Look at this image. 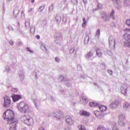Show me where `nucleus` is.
<instances>
[{"label": "nucleus", "instance_id": "1", "mask_svg": "<svg viewBox=\"0 0 130 130\" xmlns=\"http://www.w3.org/2000/svg\"><path fill=\"white\" fill-rule=\"evenodd\" d=\"M3 118L8 121V122H12L17 120V119L15 118V114L14 112L10 109L6 110L3 114Z\"/></svg>", "mask_w": 130, "mask_h": 130}, {"label": "nucleus", "instance_id": "2", "mask_svg": "<svg viewBox=\"0 0 130 130\" xmlns=\"http://www.w3.org/2000/svg\"><path fill=\"white\" fill-rule=\"evenodd\" d=\"M17 108L19 111L24 112V113L29 109V106L24 102H21L17 104Z\"/></svg>", "mask_w": 130, "mask_h": 130}, {"label": "nucleus", "instance_id": "3", "mask_svg": "<svg viewBox=\"0 0 130 130\" xmlns=\"http://www.w3.org/2000/svg\"><path fill=\"white\" fill-rule=\"evenodd\" d=\"M123 39L125 40L123 42L124 46L130 47V34H125L123 35Z\"/></svg>", "mask_w": 130, "mask_h": 130}, {"label": "nucleus", "instance_id": "4", "mask_svg": "<svg viewBox=\"0 0 130 130\" xmlns=\"http://www.w3.org/2000/svg\"><path fill=\"white\" fill-rule=\"evenodd\" d=\"M4 104L3 106L4 107H9L11 105V99L9 96H5L4 98Z\"/></svg>", "mask_w": 130, "mask_h": 130}, {"label": "nucleus", "instance_id": "5", "mask_svg": "<svg viewBox=\"0 0 130 130\" xmlns=\"http://www.w3.org/2000/svg\"><path fill=\"white\" fill-rule=\"evenodd\" d=\"M10 122V128L9 130H17V124L18 123V120H14V121Z\"/></svg>", "mask_w": 130, "mask_h": 130}, {"label": "nucleus", "instance_id": "6", "mask_svg": "<svg viewBox=\"0 0 130 130\" xmlns=\"http://www.w3.org/2000/svg\"><path fill=\"white\" fill-rule=\"evenodd\" d=\"M23 122L27 124V125H31V124H33L34 123V121L33 120V118H29L27 119H25L23 120Z\"/></svg>", "mask_w": 130, "mask_h": 130}, {"label": "nucleus", "instance_id": "7", "mask_svg": "<svg viewBox=\"0 0 130 130\" xmlns=\"http://www.w3.org/2000/svg\"><path fill=\"white\" fill-rule=\"evenodd\" d=\"M119 105V102L116 101L110 104V108H112V109H114L115 108H117V107H118Z\"/></svg>", "mask_w": 130, "mask_h": 130}, {"label": "nucleus", "instance_id": "8", "mask_svg": "<svg viewBox=\"0 0 130 130\" xmlns=\"http://www.w3.org/2000/svg\"><path fill=\"white\" fill-rule=\"evenodd\" d=\"M66 121L67 123L68 124H70V125H72V124H74V120L72 119L70 116H67L66 117Z\"/></svg>", "mask_w": 130, "mask_h": 130}, {"label": "nucleus", "instance_id": "9", "mask_svg": "<svg viewBox=\"0 0 130 130\" xmlns=\"http://www.w3.org/2000/svg\"><path fill=\"white\" fill-rule=\"evenodd\" d=\"M79 114L82 116H89V115H90V113L86 111L81 110L79 112Z\"/></svg>", "mask_w": 130, "mask_h": 130}, {"label": "nucleus", "instance_id": "10", "mask_svg": "<svg viewBox=\"0 0 130 130\" xmlns=\"http://www.w3.org/2000/svg\"><path fill=\"white\" fill-rule=\"evenodd\" d=\"M12 98L14 102H16L18 101V100H20V99H22V98L21 97V95H14L12 96Z\"/></svg>", "mask_w": 130, "mask_h": 130}, {"label": "nucleus", "instance_id": "11", "mask_svg": "<svg viewBox=\"0 0 130 130\" xmlns=\"http://www.w3.org/2000/svg\"><path fill=\"white\" fill-rule=\"evenodd\" d=\"M96 55L98 56V57H101L102 56V52L101 51V49H97L96 50Z\"/></svg>", "mask_w": 130, "mask_h": 130}, {"label": "nucleus", "instance_id": "12", "mask_svg": "<svg viewBox=\"0 0 130 130\" xmlns=\"http://www.w3.org/2000/svg\"><path fill=\"white\" fill-rule=\"evenodd\" d=\"M89 105L90 107H98V106H99V104L96 102H90L89 103Z\"/></svg>", "mask_w": 130, "mask_h": 130}, {"label": "nucleus", "instance_id": "13", "mask_svg": "<svg viewBox=\"0 0 130 130\" xmlns=\"http://www.w3.org/2000/svg\"><path fill=\"white\" fill-rule=\"evenodd\" d=\"M99 109L102 111V112H104L107 110V107L105 106L101 105L99 107Z\"/></svg>", "mask_w": 130, "mask_h": 130}, {"label": "nucleus", "instance_id": "14", "mask_svg": "<svg viewBox=\"0 0 130 130\" xmlns=\"http://www.w3.org/2000/svg\"><path fill=\"white\" fill-rule=\"evenodd\" d=\"M83 22L82 23V26L83 28H85V27H86V25H87V21H86V18H85V17L83 18Z\"/></svg>", "mask_w": 130, "mask_h": 130}, {"label": "nucleus", "instance_id": "15", "mask_svg": "<svg viewBox=\"0 0 130 130\" xmlns=\"http://www.w3.org/2000/svg\"><path fill=\"white\" fill-rule=\"evenodd\" d=\"M123 108L125 109H126V108H128L129 107V104L128 103H125L123 105Z\"/></svg>", "mask_w": 130, "mask_h": 130}, {"label": "nucleus", "instance_id": "16", "mask_svg": "<svg viewBox=\"0 0 130 130\" xmlns=\"http://www.w3.org/2000/svg\"><path fill=\"white\" fill-rule=\"evenodd\" d=\"M95 116H100L101 115V112L99 111H95L94 112Z\"/></svg>", "mask_w": 130, "mask_h": 130}, {"label": "nucleus", "instance_id": "17", "mask_svg": "<svg viewBox=\"0 0 130 130\" xmlns=\"http://www.w3.org/2000/svg\"><path fill=\"white\" fill-rule=\"evenodd\" d=\"M97 130H106V128L102 125H100L98 127Z\"/></svg>", "mask_w": 130, "mask_h": 130}, {"label": "nucleus", "instance_id": "18", "mask_svg": "<svg viewBox=\"0 0 130 130\" xmlns=\"http://www.w3.org/2000/svg\"><path fill=\"white\" fill-rule=\"evenodd\" d=\"M78 128L79 130H86L85 126H83L82 125H79L78 126Z\"/></svg>", "mask_w": 130, "mask_h": 130}, {"label": "nucleus", "instance_id": "19", "mask_svg": "<svg viewBox=\"0 0 130 130\" xmlns=\"http://www.w3.org/2000/svg\"><path fill=\"white\" fill-rule=\"evenodd\" d=\"M110 45H111V44H113L114 47H115V41L112 40L109 41Z\"/></svg>", "mask_w": 130, "mask_h": 130}, {"label": "nucleus", "instance_id": "20", "mask_svg": "<svg viewBox=\"0 0 130 130\" xmlns=\"http://www.w3.org/2000/svg\"><path fill=\"white\" fill-rule=\"evenodd\" d=\"M45 9V7L44 6H41L39 8V12H42V11H43V10Z\"/></svg>", "mask_w": 130, "mask_h": 130}, {"label": "nucleus", "instance_id": "21", "mask_svg": "<svg viewBox=\"0 0 130 130\" xmlns=\"http://www.w3.org/2000/svg\"><path fill=\"white\" fill-rule=\"evenodd\" d=\"M126 24L128 26L130 27V19H127L126 20Z\"/></svg>", "mask_w": 130, "mask_h": 130}, {"label": "nucleus", "instance_id": "22", "mask_svg": "<svg viewBox=\"0 0 130 130\" xmlns=\"http://www.w3.org/2000/svg\"><path fill=\"white\" fill-rule=\"evenodd\" d=\"M121 92L123 94H126V92H127V88H126L125 89H122Z\"/></svg>", "mask_w": 130, "mask_h": 130}, {"label": "nucleus", "instance_id": "23", "mask_svg": "<svg viewBox=\"0 0 130 130\" xmlns=\"http://www.w3.org/2000/svg\"><path fill=\"white\" fill-rule=\"evenodd\" d=\"M56 20L57 22H58V21H60L61 20V18H60V17L57 16H56Z\"/></svg>", "mask_w": 130, "mask_h": 130}, {"label": "nucleus", "instance_id": "24", "mask_svg": "<svg viewBox=\"0 0 130 130\" xmlns=\"http://www.w3.org/2000/svg\"><path fill=\"white\" fill-rule=\"evenodd\" d=\"M114 15V10H112V12H111L110 16L111 17H112L113 19H114L113 18V15Z\"/></svg>", "mask_w": 130, "mask_h": 130}, {"label": "nucleus", "instance_id": "25", "mask_svg": "<svg viewBox=\"0 0 130 130\" xmlns=\"http://www.w3.org/2000/svg\"><path fill=\"white\" fill-rule=\"evenodd\" d=\"M18 89L17 88H12V92H13L14 93H16L17 92Z\"/></svg>", "mask_w": 130, "mask_h": 130}, {"label": "nucleus", "instance_id": "26", "mask_svg": "<svg viewBox=\"0 0 130 130\" xmlns=\"http://www.w3.org/2000/svg\"><path fill=\"white\" fill-rule=\"evenodd\" d=\"M74 51H75V49H74V48H71V49L70 50V53H74Z\"/></svg>", "mask_w": 130, "mask_h": 130}, {"label": "nucleus", "instance_id": "27", "mask_svg": "<svg viewBox=\"0 0 130 130\" xmlns=\"http://www.w3.org/2000/svg\"><path fill=\"white\" fill-rule=\"evenodd\" d=\"M96 35H100V29H98L97 31H96Z\"/></svg>", "mask_w": 130, "mask_h": 130}, {"label": "nucleus", "instance_id": "28", "mask_svg": "<svg viewBox=\"0 0 130 130\" xmlns=\"http://www.w3.org/2000/svg\"><path fill=\"white\" fill-rule=\"evenodd\" d=\"M26 50H27V51H29V52H33V51H31V49H29V48L27 47L26 48Z\"/></svg>", "mask_w": 130, "mask_h": 130}, {"label": "nucleus", "instance_id": "29", "mask_svg": "<svg viewBox=\"0 0 130 130\" xmlns=\"http://www.w3.org/2000/svg\"><path fill=\"white\" fill-rule=\"evenodd\" d=\"M86 39H87V41L89 42V40L90 39L89 36L86 37L85 40H86Z\"/></svg>", "mask_w": 130, "mask_h": 130}, {"label": "nucleus", "instance_id": "30", "mask_svg": "<svg viewBox=\"0 0 130 130\" xmlns=\"http://www.w3.org/2000/svg\"><path fill=\"white\" fill-rule=\"evenodd\" d=\"M39 130H45V129H44V127L41 126L39 128Z\"/></svg>", "mask_w": 130, "mask_h": 130}, {"label": "nucleus", "instance_id": "31", "mask_svg": "<svg viewBox=\"0 0 130 130\" xmlns=\"http://www.w3.org/2000/svg\"><path fill=\"white\" fill-rule=\"evenodd\" d=\"M124 31H127V32H130V28H126Z\"/></svg>", "mask_w": 130, "mask_h": 130}, {"label": "nucleus", "instance_id": "32", "mask_svg": "<svg viewBox=\"0 0 130 130\" xmlns=\"http://www.w3.org/2000/svg\"><path fill=\"white\" fill-rule=\"evenodd\" d=\"M88 55V56H92V55H93V53H92L91 52H89Z\"/></svg>", "mask_w": 130, "mask_h": 130}, {"label": "nucleus", "instance_id": "33", "mask_svg": "<svg viewBox=\"0 0 130 130\" xmlns=\"http://www.w3.org/2000/svg\"><path fill=\"white\" fill-rule=\"evenodd\" d=\"M55 60L56 61H57V62H58V61H59V59L57 57L55 58Z\"/></svg>", "mask_w": 130, "mask_h": 130}, {"label": "nucleus", "instance_id": "34", "mask_svg": "<svg viewBox=\"0 0 130 130\" xmlns=\"http://www.w3.org/2000/svg\"><path fill=\"white\" fill-rule=\"evenodd\" d=\"M36 38L37 39H40V36H39V35H37V36H36Z\"/></svg>", "mask_w": 130, "mask_h": 130}, {"label": "nucleus", "instance_id": "35", "mask_svg": "<svg viewBox=\"0 0 130 130\" xmlns=\"http://www.w3.org/2000/svg\"><path fill=\"white\" fill-rule=\"evenodd\" d=\"M32 11H33V9L30 8L29 10H28V13H30V12H32Z\"/></svg>", "mask_w": 130, "mask_h": 130}, {"label": "nucleus", "instance_id": "36", "mask_svg": "<svg viewBox=\"0 0 130 130\" xmlns=\"http://www.w3.org/2000/svg\"><path fill=\"white\" fill-rule=\"evenodd\" d=\"M82 100H85V102L87 101V99L86 98H85V97H83L82 98Z\"/></svg>", "mask_w": 130, "mask_h": 130}, {"label": "nucleus", "instance_id": "37", "mask_svg": "<svg viewBox=\"0 0 130 130\" xmlns=\"http://www.w3.org/2000/svg\"><path fill=\"white\" fill-rule=\"evenodd\" d=\"M83 2L84 4H87V0H83Z\"/></svg>", "mask_w": 130, "mask_h": 130}, {"label": "nucleus", "instance_id": "38", "mask_svg": "<svg viewBox=\"0 0 130 130\" xmlns=\"http://www.w3.org/2000/svg\"><path fill=\"white\" fill-rule=\"evenodd\" d=\"M24 119H26V118L24 117H22L21 118V120H24Z\"/></svg>", "mask_w": 130, "mask_h": 130}, {"label": "nucleus", "instance_id": "39", "mask_svg": "<svg viewBox=\"0 0 130 130\" xmlns=\"http://www.w3.org/2000/svg\"><path fill=\"white\" fill-rule=\"evenodd\" d=\"M109 72L110 74V75H112V71H109Z\"/></svg>", "mask_w": 130, "mask_h": 130}, {"label": "nucleus", "instance_id": "40", "mask_svg": "<svg viewBox=\"0 0 130 130\" xmlns=\"http://www.w3.org/2000/svg\"><path fill=\"white\" fill-rule=\"evenodd\" d=\"M30 1L31 3H34V2H35V0H29Z\"/></svg>", "mask_w": 130, "mask_h": 130}, {"label": "nucleus", "instance_id": "41", "mask_svg": "<svg viewBox=\"0 0 130 130\" xmlns=\"http://www.w3.org/2000/svg\"><path fill=\"white\" fill-rule=\"evenodd\" d=\"M112 2H116V3H117V0H112Z\"/></svg>", "mask_w": 130, "mask_h": 130}, {"label": "nucleus", "instance_id": "42", "mask_svg": "<svg viewBox=\"0 0 130 130\" xmlns=\"http://www.w3.org/2000/svg\"><path fill=\"white\" fill-rule=\"evenodd\" d=\"M100 6H101V4H98V7H100Z\"/></svg>", "mask_w": 130, "mask_h": 130}, {"label": "nucleus", "instance_id": "43", "mask_svg": "<svg viewBox=\"0 0 130 130\" xmlns=\"http://www.w3.org/2000/svg\"><path fill=\"white\" fill-rule=\"evenodd\" d=\"M114 130H118V128H116V129H115L114 128H113Z\"/></svg>", "mask_w": 130, "mask_h": 130}, {"label": "nucleus", "instance_id": "44", "mask_svg": "<svg viewBox=\"0 0 130 130\" xmlns=\"http://www.w3.org/2000/svg\"><path fill=\"white\" fill-rule=\"evenodd\" d=\"M61 112V114H62V113L61 112Z\"/></svg>", "mask_w": 130, "mask_h": 130}]
</instances>
